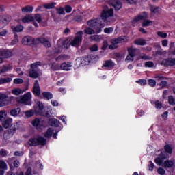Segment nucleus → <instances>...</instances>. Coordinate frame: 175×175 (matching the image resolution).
Listing matches in <instances>:
<instances>
[{
  "label": "nucleus",
  "instance_id": "nucleus-16",
  "mask_svg": "<svg viewBox=\"0 0 175 175\" xmlns=\"http://www.w3.org/2000/svg\"><path fill=\"white\" fill-rule=\"evenodd\" d=\"M11 18L9 16H3L0 18V28H3V27H6Z\"/></svg>",
  "mask_w": 175,
  "mask_h": 175
},
{
  "label": "nucleus",
  "instance_id": "nucleus-2",
  "mask_svg": "<svg viewBox=\"0 0 175 175\" xmlns=\"http://www.w3.org/2000/svg\"><path fill=\"white\" fill-rule=\"evenodd\" d=\"M88 25L91 28H94L97 33H100L102 29L105 27V25L102 23V18H100L88 21Z\"/></svg>",
  "mask_w": 175,
  "mask_h": 175
},
{
  "label": "nucleus",
  "instance_id": "nucleus-29",
  "mask_svg": "<svg viewBox=\"0 0 175 175\" xmlns=\"http://www.w3.org/2000/svg\"><path fill=\"white\" fill-rule=\"evenodd\" d=\"M34 18L32 15H26L23 19V23H31V21H33Z\"/></svg>",
  "mask_w": 175,
  "mask_h": 175
},
{
  "label": "nucleus",
  "instance_id": "nucleus-62",
  "mask_svg": "<svg viewBox=\"0 0 175 175\" xmlns=\"http://www.w3.org/2000/svg\"><path fill=\"white\" fill-rule=\"evenodd\" d=\"M35 20H36L38 23H42V16L40 14H36L34 16Z\"/></svg>",
  "mask_w": 175,
  "mask_h": 175
},
{
  "label": "nucleus",
  "instance_id": "nucleus-18",
  "mask_svg": "<svg viewBox=\"0 0 175 175\" xmlns=\"http://www.w3.org/2000/svg\"><path fill=\"white\" fill-rule=\"evenodd\" d=\"M8 96L5 94H0V107H3L8 105Z\"/></svg>",
  "mask_w": 175,
  "mask_h": 175
},
{
  "label": "nucleus",
  "instance_id": "nucleus-10",
  "mask_svg": "<svg viewBox=\"0 0 175 175\" xmlns=\"http://www.w3.org/2000/svg\"><path fill=\"white\" fill-rule=\"evenodd\" d=\"M81 42H83V31H80L77 33L76 36L75 38L70 42V46L72 47H77L81 44Z\"/></svg>",
  "mask_w": 175,
  "mask_h": 175
},
{
  "label": "nucleus",
  "instance_id": "nucleus-54",
  "mask_svg": "<svg viewBox=\"0 0 175 175\" xmlns=\"http://www.w3.org/2000/svg\"><path fill=\"white\" fill-rule=\"evenodd\" d=\"M14 84H23V83H24V81L23 80V79L16 78L14 79Z\"/></svg>",
  "mask_w": 175,
  "mask_h": 175
},
{
  "label": "nucleus",
  "instance_id": "nucleus-12",
  "mask_svg": "<svg viewBox=\"0 0 175 175\" xmlns=\"http://www.w3.org/2000/svg\"><path fill=\"white\" fill-rule=\"evenodd\" d=\"M38 39L35 40L31 36H25L22 39V44L26 46H31V44H38Z\"/></svg>",
  "mask_w": 175,
  "mask_h": 175
},
{
  "label": "nucleus",
  "instance_id": "nucleus-36",
  "mask_svg": "<svg viewBox=\"0 0 175 175\" xmlns=\"http://www.w3.org/2000/svg\"><path fill=\"white\" fill-rule=\"evenodd\" d=\"M23 92L24 91L21 90L20 88H15L12 90V94H13V95H16V96L21 94H23Z\"/></svg>",
  "mask_w": 175,
  "mask_h": 175
},
{
  "label": "nucleus",
  "instance_id": "nucleus-32",
  "mask_svg": "<svg viewBox=\"0 0 175 175\" xmlns=\"http://www.w3.org/2000/svg\"><path fill=\"white\" fill-rule=\"evenodd\" d=\"M42 96L48 100H50V99H53V94L49 92H42Z\"/></svg>",
  "mask_w": 175,
  "mask_h": 175
},
{
  "label": "nucleus",
  "instance_id": "nucleus-30",
  "mask_svg": "<svg viewBox=\"0 0 175 175\" xmlns=\"http://www.w3.org/2000/svg\"><path fill=\"white\" fill-rule=\"evenodd\" d=\"M135 44L137 46H145L146 44V40H143L142 38L137 39L134 41Z\"/></svg>",
  "mask_w": 175,
  "mask_h": 175
},
{
  "label": "nucleus",
  "instance_id": "nucleus-41",
  "mask_svg": "<svg viewBox=\"0 0 175 175\" xmlns=\"http://www.w3.org/2000/svg\"><path fill=\"white\" fill-rule=\"evenodd\" d=\"M154 77L157 79V81H163L166 79V77L162 76L161 74L155 75Z\"/></svg>",
  "mask_w": 175,
  "mask_h": 175
},
{
  "label": "nucleus",
  "instance_id": "nucleus-8",
  "mask_svg": "<svg viewBox=\"0 0 175 175\" xmlns=\"http://www.w3.org/2000/svg\"><path fill=\"white\" fill-rule=\"evenodd\" d=\"M64 49H68L69 47V44H68V41L59 40L57 41V46H56L53 49V52L55 54H59V53H62V50Z\"/></svg>",
  "mask_w": 175,
  "mask_h": 175
},
{
  "label": "nucleus",
  "instance_id": "nucleus-6",
  "mask_svg": "<svg viewBox=\"0 0 175 175\" xmlns=\"http://www.w3.org/2000/svg\"><path fill=\"white\" fill-rule=\"evenodd\" d=\"M32 99V94L31 92H27L23 96L16 97V102L18 103H23V105H29V102Z\"/></svg>",
  "mask_w": 175,
  "mask_h": 175
},
{
  "label": "nucleus",
  "instance_id": "nucleus-31",
  "mask_svg": "<svg viewBox=\"0 0 175 175\" xmlns=\"http://www.w3.org/2000/svg\"><path fill=\"white\" fill-rule=\"evenodd\" d=\"M164 167H173V166L174 165V161L172 160H167L166 161L164 162Z\"/></svg>",
  "mask_w": 175,
  "mask_h": 175
},
{
  "label": "nucleus",
  "instance_id": "nucleus-46",
  "mask_svg": "<svg viewBox=\"0 0 175 175\" xmlns=\"http://www.w3.org/2000/svg\"><path fill=\"white\" fill-rule=\"evenodd\" d=\"M34 114L33 110L31 109L29 111H26L25 112V116L27 118H30V117H32Z\"/></svg>",
  "mask_w": 175,
  "mask_h": 175
},
{
  "label": "nucleus",
  "instance_id": "nucleus-3",
  "mask_svg": "<svg viewBox=\"0 0 175 175\" xmlns=\"http://www.w3.org/2000/svg\"><path fill=\"white\" fill-rule=\"evenodd\" d=\"M146 18H147V13L143 12L135 17L134 20H133V23L135 24V23H137V21H140V20H144L142 22V27H150V25H152V21Z\"/></svg>",
  "mask_w": 175,
  "mask_h": 175
},
{
  "label": "nucleus",
  "instance_id": "nucleus-17",
  "mask_svg": "<svg viewBox=\"0 0 175 175\" xmlns=\"http://www.w3.org/2000/svg\"><path fill=\"white\" fill-rule=\"evenodd\" d=\"M33 92L37 96L40 95V86H39V81L36 80L33 85Z\"/></svg>",
  "mask_w": 175,
  "mask_h": 175
},
{
  "label": "nucleus",
  "instance_id": "nucleus-55",
  "mask_svg": "<svg viewBox=\"0 0 175 175\" xmlns=\"http://www.w3.org/2000/svg\"><path fill=\"white\" fill-rule=\"evenodd\" d=\"M146 68H154V62H145Z\"/></svg>",
  "mask_w": 175,
  "mask_h": 175
},
{
  "label": "nucleus",
  "instance_id": "nucleus-40",
  "mask_svg": "<svg viewBox=\"0 0 175 175\" xmlns=\"http://www.w3.org/2000/svg\"><path fill=\"white\" fill-rule=\"evenodd\" d=\"M54 133V130L53 129H48L45 133V137H51Z\"/></svg>",
  "mask_w": 175,
  "mask_h": 175
},
{
  "label": "nucleus",
  "instance_id": "nucleus-58",
  "mask_svg": "<svg viewBox=\"0 0 175 175\" xmlns=\"http://www.w3.org/2000/svg\"><path fill=\"white\" fill-rule=\"evenodd\" d=\"M135 59V56L131 55L129 53V55L126 57V61H129V62H131V61H133Z\"/></svg>",
  "mask_w": 175,
  "mask_h": 175
},
{
  "label": "nucleus",
  "instance_id": "nucleus-57",
  "mask_svg": "<svg viewBox=\"0 0 175 175\" xmlns=\"http://www.w3.org/2000/svg\"><path fill=\"white\" fill-rule=\"evenodd\" d=\"M157 173L161 175H164L166 173V171L165 170V169L159 167L157 169Z\"/></svg>",
  "mask_w": 175,
  "mask_h": 175
},
{
  "label": "nucleus",
  "instance_id": "nucleus-49",
  "mask_svg": "<svg viewBox=\"0 0 175 175\" xmlns=\"http://www.w3.org/2000/svg\"><path fill=\"white\" fill-rule=\"evenodd\" d=\"M168 103L172 106H174L175 105V98L173 96H169L168 97Z\"/></svg>",
  "mask_w": 175,
  "mask_h": 175
},
{
  "label": "nucleus",
  "instance_id": "nucleus-42",
  "mask_svg": "<svg viewBox=\"0 0 175 175\" xmlns=\"http://www.w3.org/2000/svg\"><path fill=\"white\" fill-rule=\"evenodd\" d=\"M10 81H12L11 78H1L0 79V85L6 84V83H10Z\"/></svg>",
  "mask_w": 175,
  "mask_h": 175
},
{
  "label": "nucleus",
  "instance_id": "nucleus-61",
  "mask_svg": "<svg viewBox=\"0 0 175 175\" xmlns=\"http://www.w3.org/2000/svg\"><path fill=\"white\" fill-rule=\"evenodd\" d=\"M154 167H155V165H154V163H152V161H150L149 164H148L149 170H150V172H152V170H154Z\"/></svg>",
  "mask_w": 175,
  "mask_h": 175
},
{
  "label": "nucleus",
  "instance_id": "nucleus-19",
  "mask_svg": "<svg viewBox=\"0 0 175 175\" xmlns=\"http://www.w3.org/2000/svg\"><path fill=\"white\" fill-rule=\"evenodd\" d=\"M162 65H165V66H173V65H175V59L173 58H168L165 59L162 61L161 63Z\"/></svg>",
  "mask_w": 175,
  "mask_h": 175
},
{
  "label": "nucleus",
  "instance_id": "nucleus-63",
  "mask_svg": "<svg viewBox=\"0 0 175 175\" xmlns=\"http://www.w3.org/2000/svg\"><path fill=\"white\" fill-rule=\"evenodd\" d=\"M64 10H65L66 13H70V12H72V6H70V5L65 6Z\"/></svg>",
  "mask_w": 175,
  "mask_h": 175
},
{
  "label": "nucleus",
  "instance_id": "nucleus-25",
  "mask_svg": "<svg viewBox=\"0 0 175 175\" xmlns=\"http://www.w3.org/2000/svg\"><path fill=\"white\" fill-rule=\"evenodd\" d=\"M21 111V109L20 108L14 109L10 111V116H12V117H18Z\"/></svg>",
  "mask_w": 175,
  "mask_h": 175
},
{
  "label": "nucleus",
  "instance_id": "nucleus-64",
  "mask_svg": "<svg viewBox=\"0 0 175 175\" xmlns=\"http://www.w3.org/2000/svg\"><path fill=\"white\" fill-rule=\"evenodd\" d=\"M155 107L156 109H162V103L159 101L155 102Z\"/></svg>",
  "mask_w": 175,
  "mask_h": 175
},
{
  "label": "nucleus",
  "instance_id": "nucleus-60",
  "mask_svg": "<svg viewBox=\"0 0 175 175\" xmlns=\"http://www.w3.org/2000/svg\"><path fill=\"white\" fill-rule=\"evenodd\" d=\"M158 85H159L160 87H161L162 88H165L166 87V85H167V82L165 81H161Z\"/></svg>",
  "mask_w": 175,
  "mask_h": 175
},
{
  "label": "nucleus",
  "instance_id": "nucleus-13",
  "mask_svg": "<svg viewBox=\"0 0 175 175\" xmlns=\"http://www.w3.org/2000/svg\"><path fill=\"white\" fill-rule=\"evenodd\" d=\"M12 51L8 49H0V64L3 63V58H10Z\"/></svg>",
  "mask_w": 175,
  "mask_h": 175
},
{
  "label": "nucleus",
  "instance_id": "nucleus-56",
  "mask_svg": "<svg viewBox=\"0 0 175 175\" xmlns=\"http://www.w3.org/2000/svg\"><path fill=\"white\" fill-rule=\"evenodd\" d=\"M114 31V29L113 27H107L104 29L105 33H111Z\"/></svg>",
  "mask_w": 175,
  "mask_h": 175
},
{
  "label": "nucleus",
  "instance_id": "nucleus-24",
  "mask_svg": "<svg viewBox=\"0 0 175 175\" xmlns=\"http://www.w3.org/2000/svg\"><path fill=\"white\" fill-rule=\"evenodd\" d=\"M116 64L113 63L111 60H106L103 63V68H114Z\"/></svg>",
  "mask_w": 175,
  "mask_h": 175
},
{
  "label": "nucleus",
  "instance_id": "nucleus-48",
  "mask_svg": "<svg viewBox=\"0 0 175 175\" xmlns=\"http://www.w3.org/2000/svg\"><path fill=\"white\" fill-rule=\"evenodd\" d=\"M157 36L162 38V39H165V38H167V33H164L163 31H158Z\"/></svg>",
  "mask_w": 175,
  "mask_h": 175
},
{
  "label": "nucleus",
  "instance_id": "nucleus-43",
  "mask_svg": "<svg viewBox=\"0 0 175 175\" xmlns=\"http://www.w3.org/2000/svg\"><path fill=\"white\" fill-rule=\"evenodd\" d=\"M54 6H55V3H50L43 5V7L45 8V9H54Z\"/></svg>",
  "mask_w": 175,
  "mask_h": 175
},
{
  "label": "nucleus",
  "instance_id": "nucleus-45",
  "mask_svg": "<svg viewBox=\"0 0 175 175\" xmlns=\"http://www.w3.org/2000/svg\"><path fill=\"white\" fill-rule=\"evenodd\" d=\"M13 136V134L10 133L9 131H5L3 134L4 140H8V139H10Z\"/></svg>",
  "mask_w": 175,
  "mask_h": 175
},
{
  "label": "nucleus",
  "instance_id": "nucleus-11",
  "mask_svg": "<svg viewBox=\"0 0 175 175\" xmlns=\"http://www.w3.org/2000/svg\"><path fill=\"white\" fill-rule=\"evenodd\" d=\"M125 38L122 37H118V38H113L111 40V44L109 46V50H116L118 47L120 43H124Z\"/></svg>",
  "mask_w": 175,
  "mask_h": 175
},
{
  "label": "nucleus",
  "instance_id": "nucleus-5",
  "mask_svg": "<svg viewBox=\"0 0 175 175\" xmlns=\"http://www.w3.org/2000/svg\"><path fill=\"white\" fill-rule=\"evenodd\" d=\"M40 62H37L31 65V69L29 70V76L30 77H33V79H38L39 77V74L40 71L38 69V67L40 66Z\"/></svg>",
  "mask_w": 175,
  "mask_h": 175
},
{
  "label": "nucleus",
  "instance_id": "nucleus-37",
  "mask_svg": "<svg viewBox=\"0 0 175 175\" xmlns=\"http://www.w3.org/2000/svg\"><path fill=\"white\" fill-rule=\"evenodd\" d=\"M33 7L32 6L27 5L22 8L23 13L33 12Z\"/></svg>",
  "mask_w": 175,
  "mask_h": 175
},
{
  "label": "nucleus",
  "instance_id": "nucleus-21",
  "mask_svg": "<svg viewBox=\"0 0 175 175\" xmlns=\"http://www.w3.org/2000/svg\"><path fill=\"white\" fill-rule=\"evenodd\" d=\"M39 43H42V44H44L45 47L51 46V44H50V42H49V40L44 38H37V44H39Z\"/></svg>",
  "mask_w": 175,
  "mask_h": 175
},
{
  "label": "nucleus",
  "instance_id": "nucleus-59",
  "mask_svg": "<svg viewBox=\"0 0 175 175\" xmlns=\"http://www.w3.org/2000/svg\"><path fill=\"white\" fill-rule=\"evenodd\" d=\"M148 83L150 87H155V85H157V81L154 79H149Z\"/></svg>",
  "mask_w": 175,
  "mask_h": 175
},
{
  "label": "nucleus",
  "instance_id": "nucleus-53",
  "mask_svg": "<svg viewBox=\"0 0 175 175\" xmlns=\"http://www.w3.org/2000/svg\"><path fill=\"white\" fill-rule=\"evenodd\" d=\"M164 149L165 150L166 152H167L168 154H172V149L170 145H165L164 147Z\"/></svg>",
  "mask_w": 175,
  "mask_h": 175
},
{
  "label": "nucleus",
  "instance_id": "nucleus-28",
  "mask_svg": "<svg viewBox=\"0 0 175 175\" xmlns=\"http://www.w3.org/2000/svg\"><path fill=\"white\" fill-rule=\"evenodd\" d=\"M49 122L51 126H58L59 125V120L55 118L50 119Z\"/></svg>",
  "mask_w": 175,
  "mask_h": 175
},
{
  "label": "nucleus",
  "instance_id": "nucleus-34",
  "mask_svg": "<svg viewBox=\"0 0 175 175\" xmlns=\"http://www.w3.org/2000/svg\"><path fill=\"white\" fill-rule=\"evenodd\" d=\"M8 116V113H6V111L2 110L0 111V121H4L6 120V117Z\"/></svg>",
  "mask_w": 175,
  "mask_h": 175
},
{
  "label": "nucleus",
  "instance_id": "nucleus-1",
  "mask_svg": "<svg viewBox=\"0 0 175 175\" xmlns=\"http://www.w3.org/2000/svg\"><path fill=\"white\" fill-rule=\"evenodd\" d=\"M34 111L37 114L42 116L43 117H46L50 118L51 114L49 113V111H52L51 109L44 107L43 103L38 101L36 105L34 107Z\"/></svg>",
  "mask_w": 175,
  "mask_h": 175
},
{
  "label": "nucleus",
  "instance_id": "nucleus-23",
  "mask_svg": "<svg viewBox=\"0 0 175 175\" xmlns=\"http://www.w3.org/2000/svg\"><path fill=\"white\" fill-rule=\"evenodd\" d=\"M150 10L152 14H159V13L162 12V9H161L159 7L152 5L150 6Z\"/></svg>",
  "mask_w": 175,
  "mask_h": 175
},
{
  "label": "nucleus",
  "instance_id": "nucleus-44",
  "mask_svg": "<svg viewBox=\"0 0 175 175\" xmlns=\"http://www.w3.org/2000/svg\"><path fill=\"white\" fill-rule=\"evenodd\" d=\"M56 12L57 14H65V8L64 7H59L58 8H56Z\"/></svg>",
  "mask_w": 175,
  "mask_h": 175
},
{
  "label": "nucleus",
  "instance_id": "nucleus-7",
  "mask_svg": "<svg viewBox=\"0 0 175 175\" xmlns=\"http://www.w3.org/2000/svg\"><path fill=\"white\" fill-rule=\"evenodd\" d=\"M46 140L43 137L31 138L29 140L28 144L30 146H46Z\"/></svg>",
  "mask_w": 175,
  "mask_h": 175
},
{
  "label": "nucleus",
  "instance_id": "nucleus-50",
  "mask_svg": "<svg viewBox=\"0 0 175 175\" xmlns=\"http://www.w3.org/2000/svg\"><path fill=\"white\" fill-rule=\"evenodd\" d=\"M139 59H144V61H148L150 59V57L146 54H143L142 55H140L139 57H137V60Z\"/></svg>",
  "mask_w": 175,
  "mask_h": 175
},
{
  "label": "nucleus",
  "instance_id": "nucleus-15",
  "mask_svg": "<svg viewBox=\"0 0 175 175\" xmlns=\"http://www.w3.org/2000/svg\"><path fill=\"white\" fill-rule=\"evenodd\" d=\"M166 158V152H163L160 154V156L155 159L154 162L159 166H161L163 163V159Z\"/></svg>",
  "mask_w": 175,
  "mask_h": 175
},
{
  "label": "nucleus",
  "instance_id": "nucleus-52",
  "mask_svg": "<svg viewBox=\"0 0 175 175\" xmlns=\"http://www.w3.org/2000/svg\"><path fill=\"white\" fill-rule=\"evenodd\" d=\"M0 169H8V165H6V163L2 160H0Z\"/></svg>",
  "mask_w": 175,
  "mask_h": 175
},
{
  "label": "nucleus",
  "instance_id": "nucleus-26",
  "mask_svg": "<svg viewBox=\"0 0 175 175\" xmlns=\"http://www.w3.org/2000/svg\"><path fill=\"white\" fill-rule=\"evenodd\" d=\"M90 62H91V57L90 56L82 57L81 60V65H88Z\"/></svg>",
  "mask_w": 175,
  "mask_h": 175
},
{
  "label": "nucleus",
  "instance_id": "nucleus-51",
  "mask_svg": "<svg viewBox=\"0 0 175 175\" xmlns=\"http://www.w3.org/2000/svg\"><path fill=\"white\" fill-rule=\"evenodd\" d=\"M14 40L11 42L12 46H14V44H17L18 43V36L17 33H15Z\"/></svg>",
  "mask_w": 175,
  "mask_h": 175
},
{
  "label": "nucleus",
  "instance_id": "nucleus-35",
  "mask_svg": "<svg viewBox=\"0 0 175 175\" xmlns=\"http://www.w3.org/2000/svg\"><path fill=\"white\" fill-rule=\"evenodd\" d=\"M90 40L94 42H100L102 40V36L93 35L90 36Z\"/></svg>",
  "mask_w": 175,
  "mask_h": 175
},
{
  "label": "nucleus",
  "instance_id": "nucleus-38",
  "mask_svg": "<svg viewBox=\"0 0 175 175\" xmlns=\"http://www.w3.org/2000/svg\"><path fill=\"white\" fill-rule=\"evenodd\" d=\"M9 70H12L11 66H4L3 68L0 70V75L2 73H5V72H9Z\"/></svg>",
  "mask_w": 175,
  "mask_h": 175
},
{
  "label": "nucleus",
  "instance_id": "nucleus-22",
  "mask_svg": "<svg viewBox=\"0 0 175 175\" xmlns=\"http://www.w3.org/2000/svg\"><path fill=\"white\" fill-rule=\"evenodd\" d=\"M12 122H13V119L12 118H8L5 120L3 121V126L8 129L12 125Z\"/></svg>",
  "mask_w": 175,
  "mask_h": 175
},
{
  "label": "nucleus",
  "instance_id": "nucleus-27",
  "mask_svg": "<svg viewBox=\"0 0 175 175\" xmlns=\"http://www.w3.org/2000/svg\"><path fill=\"white\" fill-rule=\"evenodd\" d=\"M12 29L13 32H22L24 29V27L21 25H18L16 27V26H12Z\"/></svg>",
  "mask_w": 175,
  "mask_h": 175
},
{
  "label": "nucleus",
  "instance_id": "nucleus-20",
  "mask_svg": "<svg viewBox=\"0 0 175 175\" xmlns=\"http://www.w3.org/2000/svg\"><path fill=\"white\" fill-rule=\"evenodd\" d=\"M128 52L131 55L136 57V55H139V54H140L141 51L139 49L133 48V46H131L128 49Z\"/></svg>",
  "mask_w": 175,
  "mask_h": 175
},
{
  "label": "nucleus",
  "instance_id": "nucleus-47",
  "mask_svg": "<svg viewBox=\"0 0 175 175\" xmlns=\"http://www.w3.org/2000/svg\"><path fill=\"white\" fill-rule=\"evenodd\" d=\"M31 124L33 126H39V125H40V120H39V118H36L33 120Z\"/></svg>",
  "mask_w": 175,
  "mask_h": 175
},
{
  "label": "nucleus",
  "instance_id": "nucleus-9",
  "mask_svg": "<svg viewBox=\"0 0 175 175\" xmlns=\"http://www.w3.org/2000/svg\"><path fill=\"white\" fill-rule=\"evenodd\" d=\"M62 69V70H72V63L70 62H64L62 63L61 64V66H59V65L53 64L51 66V69H53V70H58V69Z\"/></svg>",
  "mask_w": 175,
  "mask_h": 175
},
{
  "label": "nucleus",
  "instance_id": "nucleus-33",
  "mask_svg": "<svg viewBox=\"0 0 175 175\" xmlns=\"http://www.w3.org/2000/svg\"><path fill=\"white\" fill-rule=\"evenodd\" d=\"M83 32L86 33V35H94L95 33V30L91 27H86Z\"/></svg>",
  "mask_w": 175,
  "mask_h": 175
},
{
  "label": "nucleus",
  "instance_id": "nucleus-39",
  "mask_svg": "<svg viewBox=\"0 0 175 175\" xmlns=\"http://www.w3.org/2000/svg\"><path fill=\"white\" fill-rule=\"evenodd\" d=\"M174 49V42H171L169 49L170 54H172V55H175V49Z\"/></svg>",
  "mask_w": 175,
  "mask_h": 175
},
{
  "label": "nucleus",
  "instance_id": "nucleus-4",
  "mask_svg": "<svg viewBox=\"0 0 175 175\" xmlns=\"http://www.w3.org/2000/svg\"><path fill=\"white\" fill-rule=\"evenodd\" d=\"M113 16H114L113 8H109L107 6H104L100 14L101 20L107 21V18H110V17H113Z\"/></svg>",
  "mask_w": 175,
  "mask_h": 175
},
{
  "label": "nucleus",
  "instance_id": "nucleus-14",
  "mask_svg": "<svg viewBox=\"0 0 175 175\" xmlns=\"http://www.w3.org/2000/svg\"><path fill=\"white\" fill-rule=\"evenodd\" d=\"M109 5L114 8L115 10L118 11L121 8H122V3L120 0H110L109 1Z\"/></svg>",
  "mask_w": 175,
  "mask_h": 175
}]
</instances>
